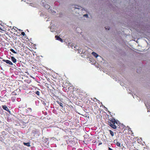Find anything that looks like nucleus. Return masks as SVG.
<instances>
[{
	"label": "nucleus",
	"mask_w": 150,
	"mask_h": 150,
	"mask_svg": "<svg viewBox=\"0 0 150 150\" xmlns=\"http://www.w3.org/2000/svg\"><path fill=\"white\" fill-rule=\"evenodd\" d=\"M115 123H117V122H116L115 120L113 121H112V123L111 124L110 123V125L113 129H116V125H115Z\"/></svg>",
	"instance_id": "nucleus-1"
},
{
	"label": "nucleus",
	"mask_w": 150,
	"mask_h": 150,
	"mask_svg": "<svg viewBox=\"0 0 150 150\" xmlns=\"http://www.w3.org/2000/svg\"><path fill=\"white\" fill-rule=\"evenodd\" d=\"M2 107L4 110L7 111L8 112H10L8 108L6 106L2 105Z\"/></svg>",
	"instance_id": "nucleus-2"
},
{
	"label": "nucleus",
	"mask_w": 150,
	"mask_h": 150,
	"mask_svg": "<svg viewBox=\"0 0 150 150\" xmlns=\"http://www.w3.org/2000/svg\"><path fill=\"white\" fill-rule=\"evenodd\" d=\"M83 9H80L79 11H78V10H74V12H75L76 13V14H78L79 15H81L80 14V12L81 11L83 10Z\"/></svg>",
	"instance_id": "nucleus-3"
},
{
	"label": "nucleus",
	"mask_w": 150,
	"mask_h": 150,
	"mask_svg": "<svg viewBox=\"0 0 150 150\" xmlns=\"http://www.w3.org/2000/svg\"><path fill=\"white\" fill-rule=\"evenodd\" d=\"M79 6H76L73 7V10L74 11V10H78L79 11L81 9V7H79Z\"/></svg>",
	"instance_id": "nucleus-4"
},
{
	"label": "nucleus",
	"mask_w": 150,
	"mask_h": 150,
	"mask_svg": "<svg viewBox=\"0 0 150 150\" xmlns=\"http://www.w3.org/2000/svg\"><path fill=\"white\" fill-rule=\"evenodd\" d=\"M3 61L4 62H5L7 64H9L10 65H13V64L10 61L7 60H4L3 59Z\"/></svg>",
	"instance_id": "nucleus-5"
},
{
	"label": "nucleus",
	"mask_w": 150,
	"mask_h": 150,
	"mask_svg": "<svg viewBox=\"0 0 150 150\" xmlns=\"http://www.w3.org/2000/svg\"><path fill=\"white\" fill-rule=\"evenodd\" d=\"M55 38H56V39L57 40H60L62 42H63V40L59 36H55Z\"/></svg>",
	"instance_id": "nucleus-6"
},
{
	"label": "nucleus",
	"mask_w": 150,
	"mask_h": 150,
	"mask_svg": "<svg viewBox=\"0 0 150 150\" xmlns=\"http://www.w3.org/2000/svg\"><path fill=\"white\" fill-rule=\"evenodd\" d=\"M92 54L96 58H97L99 56L98 54L94 52H92Z\"/></svg>",
	"instance_id": "nucleus-7"
},
{
	"label": "nucleus",
	"mask_w": 150,
	"mask_h": 150,
	"mask_svg": "<svg viewBox=\"0 0 150 150\" xmlns=\"http://www.w3.org/2000/svg\"><path fill=\"white\" fill-rule=\"evenodd\" d=\"M44 6L47 9H49L50 8V6L47 4H45L44 5Z\"/></svg>",
	"instance_id": "nucleus-8"
},
{
	"label": "nucleus",
	"mask_w": 150,
	"mask_h": 150,
	"mask_svg": "<svg viewBox=\"0 0 150 150\" xmlns=\"http://www.w3.org/2000/svg\"><path fill=\"white\" fill-rule=\"evenodd\" d=\"M11 59L12 61L14 63H15L16 62V59L15 58H14L13 57H11Z\"/></svg>",
	"instance_id": "nucleus-9"
},
{
	"label": "nucleus",
	"mask_w": 150,
	"mask_h": 150,
	"mask_svg": "<svg viewBox=\"0 0 150 150\" xmlns=\"http://www.w3.org/2000/svg\"><path fill=\"white\" fill-rule=\"evenodd\" d=\"M23 144L24 145L26 146H30V143L29 142L25 143L24 142Z\"/></svg>",
	"instance_id": "nucleus-10"
},
{
	"label": "nucleus",
	"mask_w": 150,
	"mask_h": 150,
	"mask_svg": "<svg viewBox=\"0 0 150 150\" xmlns=\"http://www.w3.org/2000/svg\"><path fill=\"white\" fill-rule=\"evenodd\" d=\"M109 131L110 132V134L112 136H114V132L112 131H111V130H109Z\"/></svg>",
	"instance_id": "nucleus-11"
},
{
	"label": "nucleus",
	"mask_w": 150,
	"mask_h": 150,
	"mask_svg": "<svg viewBox=\"0 0 150 150\" xmlns=\"http://www.w3.org/2000/svg\"><path fill=\"white\" fill-rule=\"evenodd\" d=\"M10 50L12 52H13L14 53H15V54L17 53V52H16L13 49H10Z\"/></svg>",
	"instance_id": "nucleus-12"
},
{
	"label": "nucleus",
	"mask_w": 150,
	"mask_h": 150,
	"mask_svg": "<svg viewBox=\"0 0 150 150\" xmlns=\"http://www.w3.org/2000/svg\"><path fill=\"white\" fill-rule=\"evenodd\" d=\"M51 12L53 14H54L55 13H56V12L55 11H54L53 10H51Z\"/></svg>",
	"instance_id": "nucleus-13"
},
{
	"label": "nucleus",
	"mask_w": 150,
	"mask_h": 150,
	"mask_svg": "<svg viewBox=\"0 0 150 150\" xmlns=\"http://www.w3.org/2000/svg\"><path fill=\"white\" fill-rule=\"evenodd\" d=\"M83 16L84 17H86L87 18H88V16L87 14H84L83 15Z\"/></svg>",
	"instance_id": "nucleus-14"
},
{
	"label": "nucleus",
	"mask_w": 150,
	"mask_h": 150,
	"mask_svg": "<svg viewBox=\"0 0 150 150\" xmlns=\"http://www.w3.org/2000/svg\"><path fill=\"white\" fill-rule=\"evenodd\" d=\"M105 28L106 30H109L110 28L109 27H105Z\"/></svg>",
	"instance_id": "nucleus-15"
},
{
	"label": "nucleus",
	"mask_w": 150,
	"mask_h": 150,
	"mask_svg": "<svg viewBox=\"0 0 150 150\" xmlns=\"http://www.w3.org/2000/svg\"><path fill=\"white\" fill-rule=\"evenodd\" d=\"M117 145L119 146H120V144L119 142H117L116 143Z\"/></svg>",
	"instance_id": "nucleus-16"
},
{
	"label": "nucleus",
	"mask_w": 150,
	"mask_h": 150,
	"mask_svg": "<svg viewBox=\"0 0 150 150\" xmlns=\"http://www.w3.org/2000/svg\"><path fill=\"white\" fill-rule=\"evenodd\" d=\"M39 91H37L36 92V93L38 95H39Z\"/></svg>",
	"instance_id": "nucleus-17"
},
{
	"label": "nucleus",
	"mask_w": 150,
	"mask_h": 150,
	"mask_svg": "<svg viewBox=\"0 0 150 150\" xmlns=\"http://www.w3.org/2000/svg\"><path fill=\"white\" fill-rule=\"evenodd\" d=\"M21 35L24 36H25V33L24 32H22L21 33Z\"/></svg>",
	"instance_id": "nucleus-18"
},
{
	"label": "nucleus",
	"mask_w": 150,
	"mask_h": 150,
	"mask_svg": "<svg viewBox=\"0 0 150 150\" xmlns=\"http://www.w3.org/2000/svg\"><path fill=\"white\" fill-rule=\"evenodd\" d=\"M74 48H75V49H78V46H77L76 45V46H74Z\"/></svg>",
	"instance_id": "nucleus-19"
},
{
	"label": "nucleus",
	"mask_w": 150,
	"mask_h": 150,
	"mask_svg": "<svg viewBox=\"0 0 150 150\" xmlns=\"http://www.w3.org/2000/svg\"><path fill=\"white\" fill-rule=\"evenodd\" d=\"M59 105L63 107V104L62 103H60V104H59Z\"/></svg>",
	"instance_id": "nucleus-20"
},
{
	"label": "nucleus",
	"mask_w": 150,
	"mask_h": 150,
	"mask_svg": "<svg viewBox=\"0 0 150 150\" xmlns=\"http://www.w3.org/2000/svg\"><path fill=\"white\" fill-rule=\"evenodd\" d=\"M1 63L2 64H4V62H1Z\"/></svg>",
	"instance_id": "nucleus-21"
},
{
	"label": "nucleus",
	"mask_w": 150,
	"mask_h": 150,
	"mask_svg": "<svg viewBox=\"0 0 150 150\" xmlns=\"http://www.w3.org/2000/svg\"><path fill=\"white\" fill-rule=\"evenodd\" d=\"M109 150H111L112 149H110V148H109Z\"/></svg>",
	"instance_id": "nucleus-22"
},
{
	"label": "nucleus",
	"mask_w": 150,
	"mask_h": 150,
	"mask_svg": "<svg viewBox=\"0 0 150 150\" xmlns=\"http://www.w3.org/2000/svg\"><path fill=\"white\" fill-rule=\"evenodd\" d=\"M102 144L101 143H100L99 144L100 145V144Z\"/></svg>",
	"instance_id": "nucleus-23"
},
{
	"label": "nucleus",
	"mask_w": 150,
	"mask_h": 150,
	"mask_svg": "<svg viewBox=\"0 0 150 150\" xmlns=\"http://www.w3.org/2000/svg\"><path fill=\"white\" fill-rule=\"evenodd\" d=\"M1 74H4V73H3L2 72H1Z\"/></svg>",
	"instance_id": "nucleus-24"
},
{
	"label": "nucleus",
	"mask_w": 150,
	"mask_h": 150,
	"mask_svg": "<svg viewBox=\"0 0 150 150\" xmlns=\"http://www.w3.org/2000/svg\"><path fill=\"white\" fill-rule=\"evenodd\" d=\"M0 30H2L1 29H1H0Z\"/></svg>",
	"instance_id": "nucleus-25"
}]
</instances>
